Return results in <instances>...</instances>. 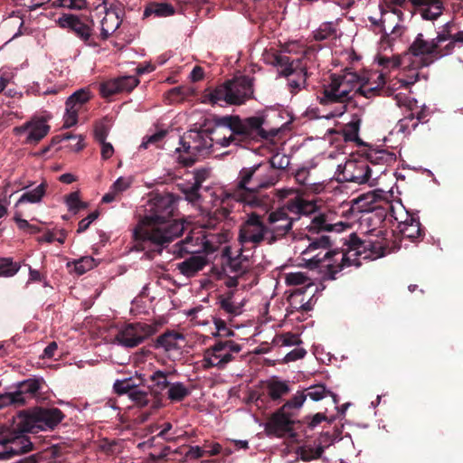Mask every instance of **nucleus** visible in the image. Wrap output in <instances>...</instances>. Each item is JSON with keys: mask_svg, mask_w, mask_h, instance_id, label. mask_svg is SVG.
<instances>
[{"mask_svg": "<svg viewBox=\"0 0 463 463\" xmlns=\"http://www.w3.org/2000/svg\"><path fill=\"white\" fill-rule=\"evenodd\" d=\"M343 175L345 181L356 183L359 184H365L371 176V168L366 161H348L344 168Z\"/></svg>", "mask_w": 463, "mask_h": 463, "instance_id": "19", "label": "nucleus"}, {"mask_svg": "<svg viewBox=\"0 0 463 463\" xmlns=\"http://www.w3.org/2000/svg\"><path fill=\"white\" fill-rule=\"evenodd\" d=\"M19 396L20 394L16 393L15 392L0 394V408H4L9 405H14L15 407L22 406L18 399Z\"/></svg>", "mask_w": 463, "mask_h": 463, "instance_id": "57", "label": "nucleus"}, {"mask_svg": "<svg viewBox=\"0 0 463 463\" xmlns=\"http://www.w3.org/2000/svg\"><path fill=\"white\" fill-rule=\"evenodd\" d=\"M118 84L117 78L102 82L99 86L100 95L103 98H109L119 93Z\"/></svg>", "mask_w": 463, "mask_h": 463, "instance_id": "52", "label": "nucleus"}, {"mask_svg": "<svg viewBox=\"0 0 463 463\" xmlns=\"http://www.w3.org/2000/svg\"><path fill=\"white\" fill-rule=\"evenodd\" d=\"M271 63L282 69L281 74L283 76L295 78V80H303L306 87L308 73L301 59L292 60L286 54L275 53Z\"/></svg>", "mask_w": 463, "mask_h": 463, "instance_id": "16", "label": "nucleus"}, {"mask_svg": "<svg viewBox=\"0 0 463 463\" xmlns=\"http://www.w3.org/2000/svg\"><path fill=\"white\" fill-rule=\"evenodd\" d=\"M99 211H94L90 213L86 218L80 221L77 232L81 233L85 232L90 227V223L99 217Z\"/></svg>", "mask_w": 463, "mask_h": 463, "instance_id": "64", "label": "nucleus"}, {"mask_svg": "<svg viewBox=\"0 0 463 463\" xmlns=\"http://www.w3.org/2000/svg\"><path fill=\"white\" fill-rule=\"evenodd\" d=\"M400 232L402 236L411 241L418 239L423 235V229L418 217L407 214L404 221L399 222L398 225Z\"/></svg>", "mask_w": 463, "mask_h": 463, "instance_id": "23", "label": "nucleus"}, {"mask_svg": "<svg viewBox=\"0 0 463 463\" xmlns=\"http://www.w3.org/2000/svg\"><path fill=\"white\" fill-rule=\"evenodd\" d=\"M307 400V395L303 391H298L288 401H287L281 407L282 411H287L288 412H296L300 410L303 406L305 401Z\"/></svg>", "mask_w": 463, "mask_h": 463, "instance_id": "42", "label": "nucleus"}, {"mask_svg": "<svg viewBox=\"0 0 463 463\" xmlns=\"http://www.w3.org/2000/svg\"><path fill=\"white\" fill-rule=\"evenodd\" d=\"M64 417V413L58 408L35 407L19 412L17 427L22 432L53 430Z\"/></svg>", "mask_w": 463, "mask_h": 463, "instance_id": "6", "label": "nucleus"}, {"mask_svg": "<svg viewBox=\"0 0 463 463\" xmlns=\"http://www.w3.org/2000/svg\"><path fill=\"white\" fill-rule=\"evenodd\" d=\"M229 88L228 81H224L222 84L218 85L207 95L211 104H218L222 106V103L233 105L234 98Z\"/></svg>", "mask_w": 463, "mask_h": 463, "instance_id": "25", "label": "nucleus"}, {"mask_svg": "<svg viewBox=\"0 0 463 463\" xmlns=\"http://www.w3.org/2000/svg\"><path fill=\"white\" fill-rule=\"evenodd\" d=\"M412 5L418 8L424 20H436L444 10L442 0H412Z\"/></svg>", "mask_w": 463, "mask_h": 463, "instance_id": "20", "label": "nucleus"}, {"mask_svg": "<svg viewBox=\"0 0 463 463\" xmlns=\"http://www.w3.org/2000/svg\"><path fill=\"white\" fill-rule=\"evenodd\" d=\"M184 339V337L182 334L173 330H168L157 336L155 342V347L156 349L163 348L165 352L178 350L181 348L178 345V341Z\"/></svg>", "mask_w": 463, "mask_h": 463, "instance_id": "26", "label": "nucleus"}, {"mask_svg": "<svg viewBox=\"0 0 463 463\" xmlns=\"http://www.w3.org/2000/svg\"><path fill=\"white\" fill-rule=\"evenodd\" d=\"M65 203L70 211H73L75 213L80 210L87 208V203L81 202L80 199L79 192H72L65 196Z\"/></svg>", "mask_w": 463, "mask_h": 463, "instance_id": "51", "label": "nucleus"}, {"mask_svg": "<svg viewBox=\"0 0 463 463\" xmlns=\"http://www.w3.org/2000/svg\"><path fill=\"white\" fill-rule=\"evenodd\" d=\"M214 325L217 329V335L219 336L230 337L234 335L233 330H232L226 326L224 320L221 318H216L214 320Z\"/></svg>", "mask_w": 463, "mask_h": 463, "instance_id": "61", "label": "nucleus"}, {"mask_svg": "<svg viewBox=\"0 0 463 463\" xmlns=\"http://www.w3.org/2000/svg\"><path fill=\"white\" fill-rule=\"evenodd\" d=\"M229 267L231 271L238 274L239 277L249 271V267L245 264V261L235 259L230 260Z\"/></svg>", "mask_w": 463, "mask_h": 463, "instance_id": "60", "label": "nucleus"}, {"mask_svg": "<svg viewBox=\"0 0 463 463\" xmlns=\"http://www.w3.org/2000/svg\"><path fill=\"white\" fill-rule=\"evenodd\" d=\"M269 167L261 163L250 167H243L238 175L237 183L233 187L222 191L219 195L222 207L217 209L208 220V226L213 227L222 219L228 218L231 200L248 205L250 208L268 209L272 199L261 194L262 189L269 188L277 183L272 175L268 173Z\"/></svg>", "mask_w": 463, "mask_h": 463, "instance_id": "3", "label": "nucleus"}, {"mask_svg": "<svg viewBox=\"0 0 463 463\" xmlns=\"http://www.w3.org/2000/svg\"><path fill=\"white\" fill-rule=\"evenodd\" d=\"M341 19H337L335 22H325L322 23L319 27L313 32V38L317 42L336 39L338 37L337 23Z\"/></svg>", "mask_w": 463, "mask_h": 463, "instance_id": "33", "label": "nucleus"}, {"mask_svg": "<svg viewBox=\"0 0 463 463\" xmlns=\"http://www.w3.org/2000/svg\"><path fill=\"white\" fill-rule=\"evenodd\" d=\"M91 98L90 91L88 89H80L71 94L66 101V106L70 109H80L83 104L88 102Z\"/></svg>", "mask_w": 463, "mask_h": 463, "instance_id": "39", "label": "nucleus"}, {"mask_svg": "<svg viewBox=\"0 0 463 463\" xmlns=\"http://www.w3.org/2000/svg\"><path fill=\"white\" fill-rule=\"evenodd\" d=\"M210 176V170L205 167L197 168L194 171L192 180L177 184L178 189L185 195L190 203H196L201 198L199 190L202 184Z\"/></svg>", "mask_w": 463, "mask_h": 463, "instance_id": "17", "label": "nucleus"}, {"mask_svg": "<svg viewBox=\"0 0 463 463\" xmlns=\"http://www.w3.org/2000/svg\"><path fill=\"white\" fill-rule=\"evenodd\" d=\"M117 79L119 83V93L123 91L130 92L139 84V80L135 76H122Z\"/></svg>", "mask_w": 463, "mask_h": 463, "instance_id": "54", "label": "nucleus"}, {"mask_svg": "<svg viewBox=\"0 0 463 463\" xmlns=\"http://www.w3.org/2000/svg\"><path fill=\"white\" fill-rule=\"evenodd\" d=\"M274 343L281 346H292L299 345L301 340L297 334L288 332L277 335L274 339Z\"/></svg>", "mask_w": 463, "mask_h": 463, "instance_id": "50", "label": "nucleus"}, {"mask_svg": "<svg viewBox=\"0 0 463 463\" xmlns=\"http://www.w3.org/2000/svg\"><path fill=\"white\" fill-rule=\"evenodd\" d=\"M317 99L324 106L339 104L332 113V117H340L346 111V92L340 89L336 73L331 74L329 81L322 85Z\"/></svg>", "mask_w": 463, "mask_h": 463, "instance_id": "11", "label": "nucleus"}, {"mask_svg": "<svg viewBox=\"0 0 463 463\" xmlns=\"http://www.w3.org/2000/svg\"><path fill=\"white\" fill-rule=\"evenodd\" d=\"M378 82L375 86H372L370 83H364L359 86L354 92V95L359 94L367 99H370L374 96H380L383 92L389 95V90L384 89L385 79L384 75L381 73L378 75Z\"/></svg>", "mask_w": 463, "mask_h": 463, "instance_id": "31", "label": "nucleus"}, {"mask_svg": "<svg viewBox=\"0 0 463 463\" xmlns=\"http://www.w3.org/2000/svg\"><path fill=\"white\" fill-rule=\"evenodd\" d=\"M408 4L412 5V0H384L386 8L395 14H401L400 8H404Z\"/></svg>", "mask_w": 463, "mask_h": 463, "instance_id": "58", "label": "nucleus"}, {"mask_svg": "<svg viewBox=\"0 0 463 463\" xmlns=\"http://www.w3.org/2000/svg\"><path fill=\"white\" fill-rule=\"evenodd\" d=\"M78 109H70L69 108L66 107V112H65V115H64V123H63V128H69L74 125L77 124L78 122Z\"/></svg>", "mask_w": 463, "mask_h": 463, "instance_id": "62", "label": "nucleus"}, {"mask_svg": "<svg viewBox=\"0 0 463 463\" xmlns=\"http://www.w3.org/2000/svg\"><path fill=\"white\" fill-rule=\"evenodd\" d=\"M296 416V412L282 411V407H280L269 418L265 426L267 433L279 438L284 437L286 434H292L295 424L299 423L295 420Z\"/></svg>", "mask_w": 463, "mask_h": 463, "instance_id": "15", "label": "nucleus"}, {"mask_svg": "<svg viewBox=\"0 0 463 463\" xmlns=\"http://www.w3.org/2000/svg\"><path fill=\"white\" fill-rule=\"evenodd\" d=\"M47 186H48L47 183L43 182L34 189L24 193L21 195V197L18 199L15 206H18L19 204H22L24 203H40L46 193Z\"/></svg>", "mask_w": 463, "mask_h": 463, "instance_id": "36", "label": "nucleus"}, {"mask_svg": "<svg viewBox=\"0 0 463 463\" xmlns=\"http://www.w3.org/2000/svg\"><path fill=\"white\" fill-rule=\"evenodd\" d=\"M58 24L61 28L70 29L88 45H96L92 39L94 22L89 17H80L71 14H63L59 18Z\"/></svg>", "mask_w": 463, "mask_h": 463, "instance_id": "14", "label": "nucleus"}, {"mask_svg": "<svg viewBox=\"0 0 463 463\" xmlns=\"http://www.w3.org/2000/svg\"><path fill=\"white\" fill-rule=\"evenodd\" d=\"M150 393L146 391L135 388L128 397L137 406L145 407L150 401Z\"/></svg>", "mask_w": 463, "mask_h": 463, "instance_id": "53", "label": "nucleus"}, {"mask_svg": "<svg viewBox=\"0 0 463 463\" xmlns=\"http://www.w3.org/2000/svg\"><path fill=\"white\" fill-rule=\"evenodd\" d=\"M193 94L194 90L192 88L186 86H178L169 90L165 93V98L170 103L182 102L187 97L192 96Z\"/></svg>", "mask_w": 463, "mask_h": 463, "instance_id": "41", "label": "nucleus"}, {"mask_svg": "<svg viewBox=\"0 0 463 463\" xmlns=\"http://www.w3.org/2000/svg\"><path fill=\"white\" fill-rule=\"evenodd\" d=\"M309 232L319 233L321 232L332 231L334 225L326 222V217L324 214L315 216L309 224Z\"/></svg>", "mask_w": 463, "mask_h": 463, "instance_id": "46", "label": "nucleus"}, {"mask_svg": "<svg viewBox=\"0 0 463 463\" xmlns=\"http://www.w3.org/2000/svg\"><path fill=\"white\" fill-rule=\"evenodd\" d=\"M329 247H331V237L320 235L309 243L301 255L303 260L307 261L309 269H324L323 278L326 279H335L338 272L345 267L352 266V261L348 254H345L343 250L337 249L328 250L324 254L321 251L314 254L317 250H326Z\"/></svg>", "mask_w": 463, "mask_h": 463, "instance_id": "4", "label": "nucleus"}, {"mask_svg": "<svg viewBox=\"0 0 463 463\" xmlns=\"http://www.w3.org/2000/svg\"><path fill=\"white\" fill-rule=\"evenodd\" d=\"M156 333V327L146 323H131L122 327L116 335L119 345L133 348Z\"/></svg>", "mask_w": 463, "mask_h": 463, "instance_id": "13", "label": "nucleus"}, {"mask_svg": "<svg viewBox=\"0 0 463 463\" xmlns=\"http://www.w3.org/2000/svg\"><path fill=\"white\" fill-rule=\"evenodd\" d=\"M304 392L307 395V398L309 397L314 402H318L327 396L329 390H327L324 384L319 383L304 389Z\"/></svg>", "mask_w": 463, "mask_h": 463, "instance_id": "47", "label": "nucleus"}, {"mask_svg": "<svg viewBox=\"0 0 463 463\" xmlns=\"http://www.w3.org/2000/svg\"><path fill=\"white\" fill-rule=\"evenodd\" d=\"M324 453V448L318 446L317 448L302 449L300 451V458L304 461H310L319 458Z\"/></svg>", "mask_w": 463, "mask_h": 463, "instance_id": "55", "label": "nucleus"}, {"mask_svg": "<svg viewBox=\"0 0 463 463\" xmlns=\"http://www.w3.org/2000/svg\"><path fill=\"white\" fill-rule=\"evenodd\" d=\"M208 263V260L203 255L191 256L184 261L177 264L180 273L187 278L195 276Z\"/></svg>", "mask_w": 463, "mask_h": 463, "instance_id": "22", "label": "nucleus"}, {"mask_svg": "<svg viewBox=\"0 0 463 463\" xmlns=\"http://www.w3.org/2000/svg\"><path fill=\"white\" fill-rule=\"evenodd\" d=\"M20 268V264L13 261L11 258H0V276L13 277Z\"/></svg>", "mask_w": 463, "mask_h": 463, "instance_id": "44", "label": "nucleus"}, {"mask_svg": "<svg viewBox=\"0 0 463 463\" xmlns=\"http://www.w3.org/2000/svg\"><path fill=\"white\" fill-rule=\"evenodd\" d=\"M43 383V379L37 378H30L21 382L18 384L17 391L15 392L20 394L18 397L20 404H25L28 398H34L39 392Z\"/></svg>", "mask_w": 463, "mask_h": 463, "instance_id": "24", "label": "nucleus"}, {"mask_svg": "<svg viewBox=\"0 0 463 463\" xmlns=\"http://www.w3.org/2000/svg\"><path fill=\"white\" fill-rule=\"evenodd\" d=\"M241 351V345L232 340H219L203 354L202 366L204 370L216 367L222 370L234 360V354Z\"/></svg>", "mask_w": 463, "mask_h": 463, "instance_id": "7", "label": "nucleus"}, {"mask_svg": "<svg viewBox=\"0 0 463 463\" xmlns=\"http://www.w3.org/2000/svg\"><path fill=\"white\" fill-rule=\"evenodd\" d=\"M172 402H180L191 394L190 389L182 382L172 383L166 392Z\"/></svg>", "mask_w": 463, "mask_h": 463, "instance_id": "38", "label": "nucleus"}, {"mask_svg": "<svg viewBox=\"0 0 463 463\" xmlns=\"http://www.w3.org/2000/svg\"><path fill=\"white\" fill-rule=\"evenodd\" d=\"M407 59V54L404 52V54L401 56H393V57H385L382 56L379 58V64L383 67L384 69H395L399 68L400 66L403 65L405 62V60Z\"/></svg>", "mask_w": 463, "mask_h": 463, "instance_id": "49", "label": "nucleus"}, {"mask_svg": "<svg viewBox=\"0 0 463 463\" xmlns=\"http://www.w3.org/2000/svg\"><path fill=\"white\" fill-rule=\"evenodd\" d=\"M253 80L254 78L247 75L234 77L227 80L231 92L235 97L233 105L243 104L246 100L253 98Z\"/></svg>", "mask_w": 463, "mask_h": 463, "instance_id": "18", "label": "nucleus"}, {"mask_svg": "<svg viewBox=\"0 0 463 463\" xmlns=\"http://www.w3.org/2000/svg\"><path fill=\"white\" fill-rule=\"evenodd\" d=\"M232 298H233V292L229 291L226 295L219 297V303H220L221 308L223 309L226 313L232 315V316H236L241 313V307L238 306H235L232 303Z\"/></svg>", "mask_w": 463, "mask_h": 463, "instance_id": "45", "label": "nucleus"}, {"mask_svg": "<svg viewBox=\"0 0 463 463\" xmlns=\"http://www.w3.org/2000/svg\"><path fill=\"white\" fill-rule=\"evenodd\" d=\"M285 204L291 213L297 215L296 217H298V215H308L317 209V205L313 202L307 201L298 196L289 199Z\"/></svg>", "mask_w": 463, "mask_h": 463, "instance_id": "28", "label": "nucleus"}, {"mask_svg": "<svg viewBox=\"0 0 463 463\" xmlns=\"http://www.w3.org/2000/svg\"><path fill=\"white\" fill-rule=\"evenodd\" d=\"M266 389L268 396L273 402L280 401L283 396L287 395L290 392L288 382L281 381L278 378H272L266 383Z\"/></svg>", "mask_w": 463, "mask_h": 463, "instance_id": "29", "label": "nucleus"}, {"mask_svg": "<svg viewBox=\"0 0 463 463\" xmlns=\"http://www.w3.org/2000/svg\"><path fill=\"white\" fill-rule=\"evenodd\" d=\"M286 283L289 286H302L294 290L291 297L297 298L302 296L307 288L313 287L310 279L302 272L289 273L286 277Z\"/></svg>", "mask_w": 463, "mask_h": 463, "instance_id": "30", "label": "nucleus"}, {"mask_svg": "<svg viewBox=\"0 0 463 463\" xmlns=\"http://www.w3.org/2000/svg\"><path fill=\"white\" fill-rule=\"evenodd\" d=\"M17 431L0 433V459H9L14 456L29 452L33 449V442L16 426Z\"/></svg>", "mask_w": 463, "mask_h": 463, "instance_id": "10", "label": "nucleus"}, {"mask_svg": "<svg viewBox=\"0 0 463 463\" xmlns=\"http://www.w3.org/2000/svg\"><path fill=\"white\" fill-rule=\"evenodd\" d=\"M132 184L131 177H118L111 185L114 191L118 192V194H121L123 192L128 190Z\"/></svg>", "mask_w": 463, "mask_h": 463, "instance_id": "59", "label": "nucleus"}, {"mask_svg": "<svg viewBox=\"0 0 463 463\" xmlns=\"http://www.w3.org/2000/svg\"><path fill=\"white\" fill-rule=\"evenodd\" d=\"M238 241L242 246L250 244L253 248L265 241L269 244V230L263 216L256 212L249 213L240 226Z\"/></svg>", "mask_w": 463, "mask_h": 463, "instance_id": "8", "label": "nucleus"}, {"mask_svg": "<svg viewBox=\"0 0 463 463\" xmlns=\"http://www.w3.org/2000/svg\"><path fill=\"white\" fill-rule=\"evenodd\" d=\"M370 232L371 234L365 239L359 238L355 233L349 235L345 243L347 248L345 251L343 250V253L348 254L352 265H360L357 260L358 256H363L364 260H375L384 256L389 248L388 241L383 237L386 231L371 230Z\"/></svg>", "mask_w": 463, "mask_h": 463, "instance_id": "5", "label": "nucleus"}, {"mask_svg": "<svg viewBox=\"0 0 463 463\" xmlns=\"http://www.w3.org/2000/svg\"><path fill=\"white\" fill-rule=\"evenodd\" d=\"M396 103L399 107H405L407 109H417L418 104L417 100L414 99H411L406 96H401L400 94H397L395 96Z\"/></svg>", "mask_w": 463, "mask_h": 463, "instance_id": "63", "label": "nucleus"}, {"mask_svg": "<svg viewBox=\"0 0 463 463\" xmlns=\"http://www.w3.org/2000/svg\"><path fill=\"white\" fill-rule=\"evenodd\" d=\"M170 372H164L156 370L150 375L149 379L152 382L151 392L154 394L157 401L153 402L152 407L158 408L160 406V395L165 390L169 389L171 383L168 382L167 377L170 375Z\"/></svg>", "mask_w": 463, "mask_h": 463, "instance_id": "21", "label": "nucleus"}, {"mask_svg": "<svg viewBox=\"0 0 463 463\" xmlns=\"http://www.w3.org/2000/svg\"><path fill=\"white\" fill-rule=\"evenodd\" d=\"M50 126L43 121H36L30 126V130L26 138L28 143H38L49 132Z\"/></svg>", "mask_w": 463, "mask_h": 463, "instance_id": "40", "label": "nucleus"}, {"mask_svg": "<svg viewBox=\"0 0 463 463\" xmlns=\"http://www.w3.org/2000/svg\"><path fill=\"white\" fill-rule=\"evenodd\" d=\"M340 89L346 92V105L354 99L353 92L356 84L359 82L360 77L355 72L345 71L342 74H336Z\"/></svg>", "mask_w": 463, "mask_h": 463, "instance_id": "32", "label": "nucleus"}, {"mask_svg": "<svg viewBox=\"0 0 463 463\" xmlns=\"http://www.w3.org/2000/svg\"><path fill=\"white\" fill-rule=\"evenodd\" d=\"M72 263L74 266V271L78 275H82L96 266L95 260L90 256L83 257L78 260H74Z\"/></svg>", "mask_w": 463, "mask_h": 463, "instance_id": "48", "label": "nucleus"}, {"mask_svg": "<svg viewBox=\"0 0 463 463\" xmlns=\"http://www.w3.org/2000/svg\"><path fill=\"white\" fill-rule=\"evenodd\" d=\"M361 122V118L357 115H354L352 120L345 125L342 129L345 141L361 143L358 137Z\"/></svg>", "mask_w": 463, "mask_h": 463, "instance_id": "37", "label": "nucleus"}, {"mask_svg": "<svg viewBox=\"0 0 463 463\" xmlns=\"http://www.w3.org/2000/svg\"><path fill=\"white\" fill-rule=\"evenodd\" d=\"M408 114L404 116L398 122L399 130L403 133H410L411 130H414L418 127V122L416 119V109H407Z\"/></svg>", "mask_w": 463, "mask_h": 463, "instance_id": "43", "label": "nucleus"}, {"mask_svg": "<svg viewBox=\"0 0 463 463\" xmlns=\"http://www.w3.org/2000/svg\"><path fill=\"white\" fill-rule=\"evenodd\" d=\"M175 13V9L171 4L152 2L146 6L143 15L148 17L155 14L158 17H166L173 15Z\"/></svg>", "mask_w": 463, "mask_h": 463, "instance_id": "35", "label": "nucleus"}, {"mask_svg": "<svg viewBox=\"0 0 463 463\" xmlns=\"http://www.w3.org/2000/svg\"><path fill=\"white\" fill-rule=\"evenodd\" d=\"M289 158L286 155L276 154L269 159V162L261 164L269 167L268 173L272 175L274 181L278 183L280 177V175L278 171L286 169L289 165Z\"/></svg>", "mask_w": 463, "mask_h": 463, "instance_id": "34", "label": "nucleus"}, {"mask_svg": "<svg viewBox=\"0 0 463 463\" xmlns=\"http://www.w3.org/2000/svg\"><path fill=\"white\" fill-rule=\"evenodd\" d=\"M289 213H291L284 204L268 214L266 222L269 230V244H273L284 238L292 230L293 223L298 217L289 216Z\"/></svg>", "mask_w": 463, "mask_h": 463, "instance_id": "9", "label": "nucleus"}, {"mask_svg": "<svg viewBox=\"0 0 463 463\" xmlns=\"http://www.w3.org/2000/svg\"><path fill=\"white\" fill-rule=\"evenodd\" d=\"M178 198L170 193H154L144 206V214L134 237L142 250L161 253L184 230L178 218Z\"/></svg>", "mask_w": 463, "mask_h": 463, "instance_id": "2", "label": "nucleus"}, {"mask_svg": "<svg viewBox=\"0 0 463 463\" xmlns=\"http://www.w3.org/2000/svg\"><path fill=\"white\" fill-rule=\"evenodd\" d=\"M405 53L407 57H419L420 67H428L444 56L443 49L437 46L432 40L428 41L424 39L421 33L417 34Z\"/></svg>", "mask_w": 463, "mask_h": 463, "instance_id": "12", "label": "nucleus"}, {"mask_svg": "<svg viewBox=\"0 0 463 463\" xmlns=\"http://www.w3.org/2000/svg\"><path fill=\"white\" fill-rule=\"evenodd\" d=\"M364 157L367 163L370 162L372 165H391L396 161V156L392 152H389L385 149H376L369 147L364 153Z\"/></svg>", "mask_w": 463, "mask_h": 463, "instance_id": "27", "label": "nucleus"}, {"mask_svg": "<svg viewBox=\"0 0 463 463\" xmlns=\"http://www.w3.org/2000/svg\"><path fill=\"white\" fill-rule=\"evenodd\" d=\"M113 387L118 394H127L128 397L130 396L131 392H133L134 389L136 388V386L132 384L130 379L124 381H116Z\"/></svg>", "mask_w": 463, "mask_h": 463, "instance_id": "56", "label": "nucleus"}, {"mask_svg": "<svg viewBox=\"0 0 463 463\" xmlns=\"http://www.w3.org/2000/svg\"><path fill=\"white\" fill-rule=\"evenodd\" d=\"M212 129H191L180 139L184 152L179 155L178 162L184 166H192L197 156H206L212 153L213 142L226 147L230 145L244 146L251 141L270 140L279 130L265 129V118L252 116L241 118L236 115L216 116Z\"/></svg>", "mask_w": 463, "mask_h": 463, "instance_id": "1", "label": "nucleus"}]
</instances>
